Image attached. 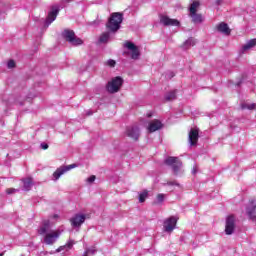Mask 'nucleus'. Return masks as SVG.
Masks as SVG:
<instances>
[{
    "label": "nucleus",
    "mask_w": 256,
    "mask_h": 256,
    "mask_svg": "<svg viewBox=\"0 0 256 256\" xmlns=\"http://www.w3.org/2000/svg\"><path fill=\"white\" fill-rule=\"evenodd\" d=\"M51 222L49 220H45L42 226L38 229L39 235H44V243L46 245H54L57 243V239L61 237V231L59 230H51Z\"/></svg>",
    "instance_id": "obj_1"
},
{
    "label": "nucleus",
    "mask_w": 256,
    "mask_h": 256,
    "mask_svg": "<svg viewBox=\"0 0 256 256\" xmlns=\"http://www.w3.org/2000/svg\"><path fill=\"white\" fill-rule=\"evenodd\" d=\"M121 23H123V13L114 12L110 15L108 22L106 24L107 30L112 33H117L121 29Z\"/></svg>",
    "instance_id": "obj_2"
},
{
    "label": "nucleus",
    "mask_w": 256,
    "mask_h": 256,
    "mask_svg": "<svg viewBox=\"0 0 256 256\" xmlns=\"http://www.w3.org/2000/svg\"><path fill=\"white\" fill-rule=\"evenodd\" d=\"M165 165H168V167H172V171L174 175H179V172L181 171V168L183 167V163L178 157L168 156L164 160Z\"/></svg>",
    "instance_id": "obj_3"
},
{
    "label": "nucleus",
    "mask_w": 256,
    "mask_h": 256,
    "mask_svg": "<svg viewBox=\"0 0 256 256\" xmlns=\"http://www.w3.org/2000/svg\"><path fill=\"white\" fill-rule=\"evenodd\" d=\"M62 37L70 43V45H73L74 47H77V45H83V40L79 37L75 36V32L73 30L66 29L62 33Z\"/></svg>",
    "instance_id": "obj_4"
},
{
    "label": "nucleus",
    "mask_w": 256,
    "mask_h": 256,
    "mask_svg": "<svg viewBox=\"0 0 256 256\" xmlns=\"http://www.w3.org/2000/svg\"><path fill=\"white\" fill-rule=\"evenodd\" d=\"M123 86V78L117 76L112 78V81H109L106 85L108 93H119L121 87Z\"/></svg>",
    "instance_id": "obj_5"
},
{
    "label": "nucleus",
    "mask_w": 256,
    "mask_h": 256,
    "mask_svg": "<svg viewBox=\"0 0 256 256\" xmlns=\"http://www.w3.org/2000/svg\"><path fill=\"white\" fill-rule=\"evenodd\" d=\"M86 219H87V215L83 213H77L72 218H70L71 226L74 229H81V225L85 223Z\"/></svg>",
    "instance_id": "obj_6"
},
{
    "label": "nucleus",
    "mask_w": 256,
    "mask_h": 256,
    "mask_svg": "<svg viewBox=\"0 0 256 256\" xmlns=\"http://www.w3.org/2000/svg\"><path fill=\"white\" fill-rule=\"evenodd\" d=\"M124 47H126V49L131 51V59H133L134 61H137V59L141 57V52L139 51V47H137L133 42L126 41L124 43Z\"/></svg>",
    "instance_id": "obj_7"
},
{
    "label": "nucleus",
    "mask_w": 256,
    "mask_h": 256,
    "mask_svg": "<svg viewBox=\"0 0 256 256\" xmlns=\"http://www.w3.org/2000/svg\"><path fill=\"white\" fill-rule=\"evenodd\" d=\"M77 164H70L68 166H61L53 173V181H59L62 175H65L67 171H71V169H75Z\"/></svg>",
    "instance_id": "obj_8"
},
{
    "label": "nucleus",
    "mask_w": 256,
    "mask_h": 256,
    "mask_svg": "<svg viewBox=\"0 0 256 256\" xmlns=\"http://www.w3.org/2000/svg\"><path fill=\"white\" fill-rule=\"evenodd\" d=\"M163 227L166 233H172L173 229L177 227V218L175 216H171L170 218L166 219Z\"/></svg>",
    "instance_id": "obj_9"
},
{
    "label": "nucleus",
    "mask_w": 256,
    "mask_h": 256,
    "mask_svg": "<svg viewBox=\"0 0 256 256\" xmlns=\"http://www.w3.org/2000/svg\"><path fill=\"white\" fill-rule=\"evenodd\" d=\"M235 232V216L230 215L226 218L225 233L226 235H233Z\"/></svg>",
    "instance_id": "obj_10"
},
{
    "label": "nucleus",
    "mask_w": 256,
    "mask_h": 256,
    "mask_svg": "<svg viewBox=\"0 0 256 256\" xmlns=\"http://www.w3.org/2000/svg\"><path fill=\"white\" fill-rule=\"evenodd\" d=\"M126 135L127 137H130V139H134V141H137L139 139V135H141L139 131V126H129L126 128Z\"/></svg>",
    "instance_id": "obj_11"
},
{
    "label": "nucleus",
    "mask_w": 256,
    "mask_h": 256,
    "mask_svg": "<svg viewBox=\"0 0 256 256\" xmlns=\"http://www.w3.org/2000/svg\"><path fill=\"white\" fill-rule=\"evenodd\" d=\"M57 15H59V6H52V10L48 13V17L45 21V27H49L55 19H57Z\"/></svg>",
    "instance_id": "obj_12"
},
{
    "label": "nucleus",
    "mask_w": 256,
    "mask_h": 256,
    "mask_svg": "<svg viewBox=\"0 0 256 256\" xmlns=\"http://www.w3.org/2000/svg\"><path fill=\"white\" fill-rule=\"evenodd\" d=\"M160 23L162 25H164L165 27H169V26L179 27V25H180L179 20L171 19V18H169L168 16H165V15L160 16Z\"/></svg>",
    "instance_id": "obj_13"
},
{
    "label": "nucleus",
    "mask_w": 256,
    "mask_h": 256,
    "mask_svg": "<svg viewBox=\"0 0 256 256\" xmlns=\"http://www.w3.org/2000/svg\"><path fill=\"white\" fill-rule=\"evenodd\" d=\"M246 213L249 219H252V221L256 220V200L250 201V204L246 208Z\"/></svg>",
    "instance_id": "obj_14"
},
{
    "label": "nucleus",
    "mask_w": 256,
    "mask_h": 256,
    "mask_svg": "<svg viewBox=\"0 0 256 256\" xmlns=\"http://www.w3.org/2000/svg\"><path fill=\"white\" fill-rule=\"evenodd\" d=\"M188 141L191 146L197 145V141H199V130L191 129L188 135Z\"/></svg>",
    "instance_id": "obj_15"
},
{
    "label": "nucleus",
    "mask_w": 256,
    "mask_h": 256,
    "mask_svg": "<svg viewBox=\"0 0 256 256\" xmlns=\"http://www.w3.org/2000/svg\"><path fill=\"white\" fill-rule=\"evenodd\" d=\"M159 129H163V123L159 120H153L149 123L148 131L149 133H155V131H159Z\"/></svg>",
    "instance_id": "obj_16"
},
{
    "label": "nucleus",
    "mask_w": 256,
    "mask_h": 256,
    "mask_svg": "<svg viewBox=\"0 0 256 256\" xmlns=\"http://www.w3.org/2000/svg\"><path fill=\"white\" fill-rule=\"evenodd\" d=\"M217 31H219V33H222L223 35H231V30L229 29V25L225 22H221L217 26Z\"/></svg>",
    "instance_id": "obj_17"
},
{
    "label": "nucleus",
    "mask_w": 256,
    "mask_h": 256,
    "mask_svg": "<svg viewBox=\"0 0 256 256\" xmlns=\"http://www.w3.org/2000/svg\"><path fill=\"white\" fill-rule=\"evenodd\" d=\"M22 182H23V190L31 191V188L33 187V179L24 178V179H22Z\"/></svg>",
    "instance_id": "obj_18"
},
{
    "label": "nucleus",
    "mask_w": 256,
    "mask_h": 256,
    "mask_svg": "<svg viewBox=\"0 0 256 256\" xmlns=\"http://www.w3.org/2000/svg\"><path fill=\"white\" fill-rule=\"evenodd\" d=\"M74 244L75 241L69 240L66 245L60 246L58 249H56V253H61V251H64L65 249H72Z\"/></svg>",
    "instance_id": "obj_19"
},
{
    "label": "nucleus",
    "mask_w": 256,
    "mask_h": 256,
    "mask_svg": "<svg viewBox=\"0 0 256 256\" xmlns=\"http://www.w3.org/2000/svg\"><path fill=\"white\" fill-rule=\"evenodd\" d=\"M255 45H256V39H251L242 47V51H249V49H253Z\"/></svg>",
    "instance_id": "obj_20"
},
{
    "label": "nucleus",
    "mask_w": 256,
    "mask_h": 256,
    "mask_svg": "<svg viewBox=\"0 0 256 256\" xmlns=\"http://www.w3.org/2000/svg\"><path fill=\"white\" fill-rule=\"evenodd\" d=\"M190 17L192 18L193 23H203V16L197 14V12L190 14Z\"/></svg>",
    "instance_id": "obj_21"
},
{
    "label": "nucleus",
    "mask_w": 256,
    "mask_h": 256,
    "mask_svg": "<svg viewBox=\"0 0 256 256\" xmlns=\"http://www.w3.org/2000/svg\"><path fill=\"white\" fill-rule=\"evenodd\" d=\"M195 45V39L189 38L182 45V49H189V47H193Z\"/></svg>",
    "instance_id": "obj_22"
},
{
    "label": "nucleus",
    "mask_w": 256,
    "mask_h": 256,
    "mask_svg": "<svg viewBox=\"0 0 256 256\" xmlns=\"http://www.w3.org/2000/svg\"><path fill=\"white\" fill-rule=\"evenodd\" d=\"M177 99V92L176 91H171L165 95V100L166 101H175Z\"/></svg>",
    "instance_id": "obj_23"
},
{
    "label": "nucleus",
    "mask_w": 256,
    "mask_h": 256,
    "mask_svg": "<svg viewBox=\"0 0 256 256\" xmlns=\"http://www.w3.org/2000/svg\"><path fill=\"white\" fill-rule=\"evenodd\" d=\"M200 3L199 1H194L189 8L190 15L193 13H197V8L199 7Z\"/></svg>",
    "instance_id": "obj_24"
},
{
    "label": "nucleus",
    "mask_w": 256,
    "mask_h": 256,
    "mask_svg": "<svg viewBox=\"0 0 256 256\" xmlns=\"http://www.w3.org/2000/svg\"><path fill=\"white\" fill-rule=\"evenodd\" d=\"M109 37H111V34L109 32H104L100 38H99V42L100 43H107V41H109Z\"/></svg>",
    "instance_id": "obj_25"
},
{
    "label": "nucleus",
    "mask_w": 256,
    "mask_h": 256,
    "mask_svg": "<svg viewBox=\"0 0 256 256\" xmlns=\"http://www.w3.org/2000/svg\"><path fill=\"white\" fill-rule=\"evenodd\" d=\"M241 109H248L249 111H253V109H256V104L255 103L247 104L244 102L241 104Z\"/></svg>",
    "instance_id": "obj_26"
},
{
    "label": "nucleus",
    "mask_w": 256,
    "mask_h": 256,
    "mask_svg": "<svg viewBox=\"0 0 256 256\" xmlns=\"http://www.w3.org/2000/svg\"><path fill=\"white\" fill-rule=\"evenodd\" d=\"M147 197H149V192H147V190H144L139 194V202L145 203V199H147Z\"/></svg>",
    "instance_id": "obj_27"
},
{
    "label": "nucleus",
    "mask_w": 256,
    "mask_h": 256,
    "mask_svg": "<svg viewBox=\"0 0 256 256\" xmlns=\"http://www.w3.org/2000/svg\"><path fill=\"white\" fill-rule=\"evenodd\" d=\"M165 201V194H158L156 196V201H154V205H161Z\"/></svg>",
    "instance_id": "obj_28"
},
{
    "label": "nucleus",
    "mask_w": 256,
    "mask_h": 256,
    "mask_svg": "<svg viewBox=\"0 0 256 256\" xmlns=\"http://www.w3.org/2000/svg\"><path fill=\"white\" fill-rule=\"evenodd\" d=\"M97 253V249L95 247L92 248H86L85 255H95Z\"/></svg>",
    "instance_id": "obj_29"
},
{
    "label": "nucleus",
    "mask_w": 256,
    "mask_h": 256,
    "mask_svg": "<svg viewBox=\"0 0 256 256\" xmlns=\"http://www.w3.org/2000/svg\"><path fill=\"white\" fill-rule=\"evenodd\" d=\"M19 190L15 188H8L6 189L7 195H13V193H17Z\"/></svg>",
    "instance_id": "obj_30"
},
{
    "label": "nucleus",
    "mask_w": 256,
    "mask_h": 256,
    "mask_svg": "<svg viewBox=\"0 0 256 256\" xmlns=\"http://www.w3.org/2000/svg\"><path fill=\"white\" fill-rule=\"evenodd\" d=\"M7 67H8V69H14V67H15V60L8 61Z\"/></svg>",
    "instance_id": "obj_31"
},
{
    "label": "nucleus",
    "mask_w": 256,
    "mask_h": 256,
    "mask_svg": "<svg viewBox=\"0 0 256 256\" xmlns=\"http://www.w3.org/2000/svg\"><path fill=\"white\" fill-rule=\"evenodd\" d=\"M107 65L108 67H115V65H117V62H115V60L110 59L107 61Z\"/></svg>",
    "instance_id": "obj_32"
},
{
    "label": "nucleus",
    "mask_w": 256,
    "mask_h": 256,
    "mask_svg": "<svg viewBox=\"0 0 256 256\" xmlns=\"http://www.w3.org/2000/svg\"><path fill=\"white\" fill-rule=\"evenodd\" d=\"M95 179H97V177L95 175H92L87 178V183H95Z\"/></svg>",
    "instance_id": "obj_33"
},
{
    "label": "nucleus",
    "mask_w": 256,
    "mask_h": 256,
    "mask_svg": "<svg viewBox=\"0 0 256 256\" xmlns=\"http://www.w3.org/2000/svg\"><path fill=\"white\" fill-rule=\"evenodd\" d=\"M166 185H169V186L176 185V187H181V184L177 183V181H168Z\"/></svg>",
    "instance_id": "obj_34"
},
{
    "label": "nucleus",
    "mask_w": 256,
    "mask_h": 256,
    "mask_svg": "<svg viewBox=\"0 0 256 256\" xmlns=\"http://www.w3.org/2000/svg\"><path fill=\"white\" fill-rule=\"evenodd\" d=\"M41 149H49V144H47V143H42L41 144Z\"/></svg>",
    "instance_id": "obj_35"
},
{
    "label": "nucleus",
    "mask_w": 256,
    "mask_h": 256,
    "mask_svg": "<svg viewBox=\"0 0 256 256\" xmlns=\"http://www.w3.org/2000/svg\"><path fill=\"white\" fill-rule=\"evenodd\" d=\"M216 5H223V0H216Z\"/></svg>",
    "instance_id": "obj_36"
},
{
    "label": "nucleus",
    "mask_w": 256,
    "mask_h": 256,
    "mask_svg": "<svg viewBox=\"0 0 256 256\" xmlns=\"http://www.w3.org/2000/svg\"><path fill=\"white\" fill-rule=\"evenodd\" d=\"M168 77H169V79H173V77H175V74L173 72H170Z\"/></svg>",
    "instance_id": "obj_37"
},
{
    "label": "nucleus",
    "mask_w": 256,
    "mask_h": 256,
    "mask_svg": "<svg viewBox=\"0 0 256 256\" xmlns=\"http://www.w3.org/2000/svg\"><path fill=\"white\" fill-rule=\"evenodd\" d=\"M192 173H193V175H195V173H197V166L193 167Z\"/></svg>",
    "instance_id": "obj_38"
},
{
    "label": "nucleus",
    "mask_w": 256,
    "mask_h": 256,
    "mask_svg": "<svg viewBox=\"0 0 256 256\" xmlns=\"http://www.w3.org/2000/svg\"><path fill=\"white\" fill-rule=\"evenodd\" d=\"M91 25H99V21H93L91 22Z\"/></svg>",
    "instance_id": "obj_39"
},
{
    "label": "nucleus",
    "mask_w": 256,
    "mask_h": 256,
    "mask_svg": "<svg viewBox=\"0 0 256 256\" xmlns=\"http://www.w3.org/2000/svg\"><path fill=\"white\" fill-rule=\"evenodd\" d=\"M40 255H49V252H41Z\"/></svg>",
    "instance_id": "obj_40"
},
{
    "label": "nucleus",
    "mask_w": 256,
    "mask_h": 256,
    "mask_svg": "<svg viewBox=\"0 0 256 256\" xmlns=\"http://www.w3.org/2000/svg\"><path fill=\"white\" fill-rule=\"evenodd\" d=\"M237 85H238V86H239V85H241V81H240V82H238V83H237Z\"/></svg>",
    "instance_id": "obj_41"
},
{
    "label": "nucleus",
    "mask_w": 256,
    "mask_h": 256,
    "mask_svg": "<svg viewBox=\"0 0 256 256\" xmlns=\"http://www.w3.org/2000/svg\"><path fill=\"white\" fill-rule=\"evenodd\" d=\"M0 256H3V254H0Z\"/></svg>",
    "instance_id": "obj_42"
}]
</instances>
